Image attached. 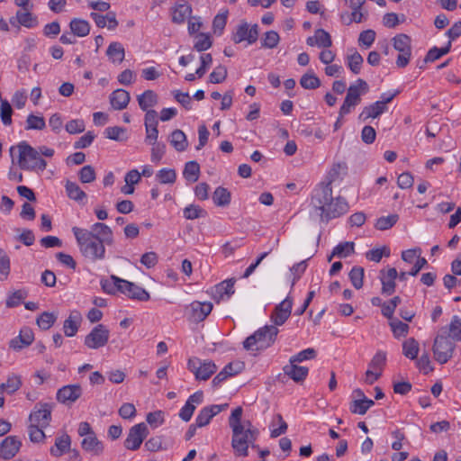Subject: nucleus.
<instances>
[{
	"label": "nucleus",
	"instance_id": "obj_1",
	"mask_svg": "<svg viewBox=\"0 0 461 461\" xmlns=\"http://www.w3.org/2000/svg\"><path fill=\"white\" fill-rule=\"evenodd\" d=\"M72 232L81 255L91 262L105 258V245L113 243L112 229L102 222L94 223L90 230L73 227Z\"/></svg>",
	"mask_w": 461,
	"mask_h": 461
},
{
	"label": "nucleus",
	"instance_id": "obj_2",
	"mask_svg": "<svg viewBox=\"0 0 461 461\" xmlns=\"http://www.w3.org/2000/svg\"><path fill=\"white\" fill-rule=\"evenodd\" d=\"M242 407L238 406L232 410L228 420L232 431L231 447L234 455L239 457L248 456L249 447L254 449L258 448L255 442L259 435V431L249 420H242Z\"/></svg>",
	"mask_w": 461,
	"mask_h": 461
},
{
	"label": "nucleus",
	"instance_id": "obj_3",
	"mask_svg": "<svg viewBox=\"0 0 461 461\" xmlns=\"http://www.w3.org/2000/svg\"><path fill=\"white\" fill-rule=\"evenodd\" d=\"M15 151L18 153L17 163L21 169L30 171L45 170L47 162L41 157L39 151L26 141L20 142L16 147L10 148L13 161L14 160Z\"/></svg>",
	"mask_w": 461,
	"mask_h": 461
},
{
	"label": "nucleus",
	"instance_id": "obj_4",
	"mask_svg": "<svg viewBox=\"0 0 461 461\" xmlns=\"http://www.w3.org/2000/svg\"><path fill=\"white\" fill-rule=\"evenodd\" d=\"M278 332L277 327L266 325L249 336L243 342V348L248 351L265 350L275 343Z\"/></svg>",
	"mask_w": 461,
	"mask_h": 461
},
{
	"label": "nucleus",
	"instance_id": "obj_5",
	"mask_svg": "<svg viewBox=\"0 0 461 461\" xmlns=\"http://www.w3.org/2000/svg\"><path fill=\"white\" fill-rule=\"evenodd\" d=\"M367 91L368 85L361 78H358L355 84L350 85L348 88L345 100L339 109V113L340 117H344L351 113L352 109L361 102V95L366 94Z\"/></svg>",
	"mask_w": 461,
	"mask_h": 461
},
{
	"label": "nucleus",
	"instance_id": "obj_6",
	"mask_svg": "<svg viewBox=\"0 0 461 461\" xmlns=\"http://www.w3.org/2000/svg\"><path fill=\"white\" fill-rule=\"evenodd\" d=\"M455 343L445 334L438 335L433 343L432 351L437 362L446 364L454 354Z\"/></svg>",
	"mask_w": 461,
	"mask_h": 461
},
{
	"label": "nucleus",
	"instance_id": "obj_7",
	"mask_svg": "<svg viewBox=\"0 0 461 461\" xmlns=\"http://www.w3.org/2000/svg\"><path fill=\"white\" fill-rule=\"evenodd\" d=\"M392 41L394 50L399 51L396 66L405 68L411 58V39L407 34L400 33L395 35Z\"/></svg>",
	"mask_w": 461,
	"mask_h": 461
},
{
	"label": "nucleus",
	"instance_id": "obj_8",
	"mask_svg": "<svg viewBox=\"0 0 461 461\" xmlns=\"http://www.w3.org/2000/svg\"><path fill=\"white\" fill-rule=\"evenodd\" d=\"M188 369L197 380H207L217 370V366L211 360H202L196 357H191L187 363Z\"/></svg>",
	"mask_w": 461,
	"mask_h": 461
},
{
	"label": "nucleus",
	"instance_id": "obj_9",
	"mask_svg": "<svg viewBox=\"0 0 461 461\" xmlns=\"http://www.w3.org/2000/svg\"><path fill=\"white\" fill-rule=\"evenodd\" d=\"M110 337V331L104 324H98L85 338L84 344L91 349L104 347Z\"/></svg>",
	"mask_w": 461,
	"mask_h": 461
},
{
	"label": "nucleus",
	"instance_id": "obj_10",
	"mask_svg": "<svg viewBox=\"0 0 461 461\" xmlns=\"http://www.w3.org/2000/svg\"><path fill=\"white\" fill-rule=\"evenodd\" d=\"M149 434V429L144 422L132 426L124 440V447L129 450H137Z\"/></svg>",
	"mask_w": 461,
	"mask_h": 461
},
{
	"label": "nucleus",
	"instance_id": "obj_11",
	"mask_svg": "<svg viewBox=\"0 0 461 461\" xmlns=\"http://www.w3.org/2000/svg\"><path fill=\"white\" fill-rule=\"evenodd\" d=\"M258 38V25L253 24L249 26V24L241 21L240 23L237 26L235 32L232 34V41L235 43H240L243 41H247L249 44H253L257 41Z\"/></svg>",
	"mask_w": 461,
	"mask_h": 461
},
{
	"label": "nucleus",
	"instance_id": "obj_12",
	"mask_svg": "<svg viewBox=\"0 0 461 461\" xmlns=\"http://www.w3.org/2000/svg\"><path fill=\"white\" fill-rule=\"evenodd\" d=\"M83 394L80 384H68L59 388L57 392V401L64 405L70 406L76 402Z\"/></svg>",
	"mask_w": 461,
	"mask_h": 461
},
{
	"label": "nucleus",
	"instance_id": "obj_13",
	"mask_svg": "<svg viewBox=\"0 0 461 461\" xmlns=\"http://www.w3.org/2000/svg\"><path fill=\"white\" fill-rule=\"evenodd\" d=\"M52 408V403L40 402L36 404L33 411L30 414V421L40 425L41 428H46L51 420Z\"/></svg>",
	"mask_w": 461,
	"mask_h": 461
},
{
	"label": "nucleus",
	"instance_id": "obj_14",
	"mask_svg": "<svg viewBox=\"0 0 461 461\" xmlns=\"http://www.w3.org/2000/svg\"><path fill=\"white\" fill-rule=\"evenodd\" d=\"M332 200V187L330 183H327L325 185H321L318 188H316L313 192L312 197V203L315 208L319 209L321 212V214L324 213L326 208L329 203Z\"/></svg>",
	"mask_w": 461,
	"mask_h": 461
},
{
	"label": "nucleus",
	"instance_id": "obj_15",
	"mask_svg": "<svg viewBox=\"0 0 461 461\" xmlns=\"http://www.w3.org/2000/svg\"><path fill=\"white\" fill-rule=\"evenodd\" d=\"M293 306L292 299L287 296L284 301L277 304L270 315L271 321L274 322L273 326H281L291 315Z\"/></svg>",
	"mask_w": 461,
	"mask_h": 461
},
{
	"label": "nucleus",
	"instance_id": "obj_16",
	"mask_svg": "<svg viewBox=\"0 0 461 461\" xmlns=\"http://www.w3.org/2000/svg\"><path fill=\"white\" fill-rule=\"evenodd\" d=\"M213 305L210 302L201 303L194 301L190 303L188 309L190 311L189 319L194 322H201L206 319L211 313Z\"/></svg>",
	"mask_w": 461,
	"mask_h": 461
},
{
	"label": "nucleus",
	"instance_id": "obj_17",
	"mask_svg": "<svg viewBox=\"0 0 461 461\" xmlns=\"http://www.w3.org/2000/svg\"><path fill=\"white\" fill-rule=\"evenodd\" d=\"M22 442L16 436H8L0 443V458H13L20 450Z\"/></svg>",
	"mask_w": 461,
	"mask_h": 461
},
{
	"label": "nucleus",
	"instance_id": "obj_18",
	"mask_svg": "<svg viewBox=\"0 0 461 461\" xmlns=\"http://www.w3.org/2000/svg\"><path fill=\"white\" fill-rule=\"evenodd\" d=\"M228 407L227 403L224 404H213L210 406L203 407L198 413V415L195 418V423L198 425L199 428L204 427L208 425L211 421V420L220 413L221 411H224Z\"/></svg>",
	"mask_w": 461,
	"mask_h": 461
},
{
	"label": "nucleus",
	"instance_id": "obj_19",
	"mask_svg": "<svg viewBox=\"0 0 461 461\" xmlns=\"http://www.w3.org/2000/svg\"><path fill=\"white\" fill-rule=\"evenodd\" d=\"M348 210V204L344 198L338 197L335 201L332 199L326 208L322 217L326 218V221L330 219L339 217L346 213Z\"/></svg>",
	"mask_w": 461,
	"mask_h": 461
},
{
	"label": "nucleus",
	"instance_id": "obj_20",
	"mask_svg": "<svg viewBox=\"0 0 461 461\" xmlns=\"http://www.w3.org/2000/svg\"><path fill=\"white\" fill-rule=\"evenodd\" d=\"M81 447L86 452L96 456L103 455L104 451V445L98 439L95 433L87 438H84L81 442Z\"/></svg>",
	"mask_w": 461,
	"mask_h": 461
},
{
	"label": "nucleus",
	"instance_id": "obj_21",
	"mask_svg": "<svg viewBox=\"0 0 461 461\" xmlns=\"http://www.w3.org/2000/svg\"><path fill=\"white\" fill-rule=\"evenodd\" d=\"M284 374L295 383H302L308 375L309 369L306 366H298L296 363H290L283 367Z\"/></svg>",
	"mask_w": 461,
	"mask_h": 461
},
{
	"label": "nucleus",
	"instance_id": "obj_22",
	"mask_svg": "<svg viewBox=\"0 0 461 461\" xmlns=\"http://www.w3.org/2000/svg\"><path fill=\"white\" fill-rule=\"evenodd\" d=\"M82 321V316L79 312L73 311L70 312L68 319L65 320L63 324V330L67 337H73L77 334L80 323Z\"/></svg>",
	"mask_w": 461,
	"mask_h": 461
},
{
	"label": "nucleus",
	"instance_id": "obj_23",
	"mask_svg": "<svg viewBox=\"0 0 461 461\" xmlns=\"http://www.w3.org/2000/svg\"><path fill=\"white\" fill-rule=\"evenodd\" d=\"M235 279H227L214 287V298L217 300L229 299L235 292L234 290Z\"/></svg>",
	"mask_w": 461,
	"mask_h": 461
},
{
	"label": "nucleus",
	"instance_id": "obj_24",
	"mask_svg": "<svg viewBox=\"0 0 461 461\" xmlns=\"http://www.w3.org/2000/svg\"><path fill=\"white\" fill-rule=\"evenodd\" d=\"M191 14L192 7L188 3L176 4L171 9L172 22L178 24L184 23Z\"/></svg>",
	"mask_w": 461,
	"mask_h": 461
},
{
	"label": "nucleus",
	"instance_id": "obj_25",
	"mask_svg": "<svg viewBox=\"0 0 461 461\" xmlns=\"http://www.w3.org/2000/svg\"><path fill=\"white\" fill-rule=\"evenodd\" d=\"M130 94L124 89H117L110 95V103L113 109L122 110L130 102Z\"/></svg>",
	"mask_w": 461,
	"mask_h": 461
},
{
	"label": "nucleus",
	"instance_id": "obj_26",
	"mask_svg": "<svg viewBox=\"0 0 461 461\" xmlns=\"http://www.w3.org/2000/svg\"><path fill=\"white\" fill-rule=\"evenodd\" d=\"M386 111L387 106L384 105V103L376 101L363 109L362 113L359 114V119L362 121H366L369 118H377Z\"/></svg>",
	"mask_w": 461,
	"mask_h": 461
},
{
	"label": "nucleus",
	"instance_id": "obj_27",
	"mask_svg": "<svg viewBox=\"0 0 461 461\" xmlns=\"http://www.w3.org/2000/svg\"><path fill=\"white\" fill-rule=\"evenodd\" d=\"M15 21L26 28H33L38 23L37 17L33 16L29 10L17 11L15 17L10 19V23L14 24Z\"/></svg>",
	"mask_w": 461,
	"mask_h": 461
},
{
	"label": "nucleus",
	"instance_id": "obj_28",
	"mask_svg": "<svg viewBox=\"0 0 461 461\" xmlns=\"http://www.w3.org/2000/svg\"><path fill=\"white\" fill-rule=\"evenodd\" d=\"M71 440L70 437L64 434L58 437L55 440V445L50 448V454L54 456H60L70 447Z\"/></svg>",
	"mask_w": 461,
	"mask_h": 461
},
{
	"label": "nucleus",
	"instance_id": "obj_29",
	"mask_svg": "<svg viewBox=\"0 0 461 461\" xmlns=\"http://www.w3.org/2000/svg\"><path fill=\"white\" fill-rule=\"evenodd\" d=\"M349 51L351 53L346 58L347 65L353 74L357 75L360 73L364 59L356 50L351 49Z\"/></svg>",
	"mask_w": 461,
	"mask_h": 461
},
{
	"label": "nucleus",
	"instance_id": "obj_30",
	"mask_svg": "<svg viewBox=\"0 0 461 461\" xmlns=\"http://www.w3.org/2000/svg\"><path fill=\"white\" fill-rule=\"evenodd\" d=\"M70 30L74 35H77V37H85L90 32V24L87 21L79 19V18H74L70 21L69 23Z\"/></svg>",
	"mask_w": 461,
	"mask_h": 461
},
{
	"label": "nucleus",
	"instance_id": "obj_31",
	"mask_svg": "<svg viewBox=\"0 0 461 461\" xmlns=\"http://www.w3.org/2000/svg\"><path fill=\"white\" fill-rule=\"evenodd\" d=\"M138 104L142 111H149L158 103V95L152 90H146L143 94L138 95Z\"/></svg>",
	"mask_w": 461,
	"mask_h": 461
},
{
	"label": "nucleus",
	"instance_id": "obj_32",
	"mask_svg": "<svg viewBox=\"0 0 461 461\" xmlns=\"http://www.w3.org/2000/svg\"><path fill=\"white\" fill-rule=\"evenodd\" d=\"M169 141L179 152L185 150L188 146L186 136L181 130H175L170 135Z\"/></svg>",
	"mask_w": 461,
	"mask_h": 461
},
{
	"label": "nucleus",
	"instance_id": "obj_33",
	"mask_svg": "<svg viewBox=\"0 0 461 461\" xmlns=\"http://www.w3.org/2000/svg\"><path fill=\"white\" fill-rule=\"evenodd\" d=\"M354 242L345 241L339 243L332 250L331 255L328 260L330 261L332 257L347 258L354 253Z\"/></svg>",
	"mask_w": 461,
	"mask_h": 461
},
{
	"label": "nucleus",
	"instance_id": "obj_34",
	"mask_svg": "<svg viewBox=\"0 0 461 461\" xmlns=\"http://www.w3.org/2000/svg\"><path fill=\"white\" fill-rule=\"evenodd\" d=\"M452 44L450 41L441 48L433 47L431 48L427 55L425 56L424 62H434L435 60L440 59L442 56L447 55L451 50Z\"/></svg>",
	"mask_w": 461,
	"mask_h": 461
},
{
	"label": "nucleus",
	"instance_id": "obj_35",
	"mask_svg": "<svg viewBox=\"0 0 461 461\" xmlns=\"http://www.w3.org/2000/svg\"><path fill=\"white\" fill-rule=\"evenodd\" d=\"M419 349V343L414 338H409L402 343V354L411 360L417 358Z\"/></svg>",
	"mask_w": 461,
	"mask_h": 461
},
{
	"label": "nucleus",
	"instance_id": "obj_36",
	"mask_svg": "<svg viewBox=\"0 0 461 461\" xmlns=\"http://www.w3.org/2000/svg\"><path fill=\"white\" fill-rule=\"evenodd\" d=\"M212 200L217 206H227L230 203V193L226 188L219 186L213 192Z\"/></svg>",
	"mask_w": 461,
	"mask_h": 461
},
{
	"label": "nucleus",
	"instance_id": "obj_37",
	"mask_svg": "<svg viewBox=\"0 0 461 461\" xmlns=\"http://www.w3.org/2000/svg\"><path fill=\"white\" fill-rule=\"evenodd\" d=\"M58 319L55 312H43L36 320V323L43 330L50 329Z\"/></svg>",
	"mask_w": 461,
	"mask_h": 461
},
{
	"label": "nucleus",
	"instance_id": "obj_38",
	"mask_svg": "<svg viewBox=\"0 0 461 461\" xmlns=\"http://www.w3.org/2000/svg\"><path fill=\"white\" fill-rule=\"evenodd\" d=\"M187 181L194 183L198 180L200 175V166L196 161H189L185 164L183 172Z\"/></svg>",
	"mask_w": 461,
	"mask_h": 461
},
{
	"label": "nucleus",
	"instance_id": "obj_39",
	"mask_svg": "<svg viewBox=\"0 0 461 461\" xmlns=\"http://www.w3.org/2000/svg\"><path fill=\"white\" fill-rule=\"evenodd\" d=\"M66 191L68 196L77 202H81L86 197V194L74 182L67 181Z\"/></svg>",
	"mask_w": 461,
	"mask_h": 461
},
{
	"label": "nucleus",
	"instance_id": "obj_40",
	"mask_svg": "<svg viewBox=\"0 0 461 461\" xmlns=\"http://www.w3.org/2000/svg\"><path fill=\"white\" fill-rule=\"evenodd\" d=\"M107 56L113 62H122L124 59V49L119 42H112L106 50Z\"/></svg>",
	"mask_w": 461,
	"mask_h": 461
},
{
	"label": "nucleus",
	"instance_id": "obj_41",
	"mask_svg": "<svg viewBox=\"0 0 461 461\" xmlns=\"http://www.w3.org/2000/svg\"><path fill=\"white\" fill-rule=\"evenodd\" d=\"M130 286L129 293L127 296L131 299L138 300L140 302H147L149 300V294L142 287L133 284H128Z\"/></svg>",
	"mask_w": 461,
	"mask_h": 461
},
{
	"label": "nucleus",
	"instance_id": "obj_42",
	"mask_svg": "<svg viewBox=\"0 0 461 461\" xmlns=\"http://www.w3.org/2000/svg\"><path fill=\"white\" fill-rule=\"evenodd\" d=\"M22 386L21 377L16 375L8 376L5 383L1 384L0 390L11 394L18 391Z\"/></svg>",
	"mask_w": 461,
	"mask_h": 461
},
{
	"label": "nucleus",
	"instance_id": "obj_43",
	"mask_svg": "<svg viewBox=\"0 0 461 461\" xmlns=\"http://www.w3.org/2000/svg\"><path fill=\"white\" fill-rule=\"evenodd\" d=\"M46 127V122L43 116L29 114L26 119L25 130H37L41 131Z\"/></svg>",
	"mask_w": 461,
	"mask_h": 461
},
{
	"label": "nucleus",
	"instance_id": "obj_44",
	"mask_svg": "<svg viewBox=\"0 0 461 461\" xmlns=\"http://www.w3.org/2000/svg\"><path fill=\"white\" fill-rule=\"evenodd\" d=\"M156 178L160 184L172 185L176 182V174L174 169L162 168L156 174Z\"/></svg>",
	"mask_w": 461,
	"mask_h": 461
},
{
	"label": "nucleus",
	"instance_id": "obj_45",
	"mask_svg": "<svg viewBox=\"0 0 461 461\" xmlns=\"http://www.w3.org/2000/svg\"><path fill=\"white\" fill-rule=\"evenodd\" d=\"M300 85L305 89H316L321 86V81L313 72H309L301 77Z\"/></svg>",
	"mask_w": 461,
	"mask_h": 461
},
{
	"label": "nucleus",
	"instance_id": "obj_46",
	"mask_svg": "<svg viewBox=\"0 0 461 461\" xmlns=\"http://www.w3.org/2000/svg\"><path fill=\"white\" fill-rule=\"evenodd\" d=\"M398 214H390L388 216H383L377 219L375 227L380 230H385L392 228L397 221Z\"/></svg>",
	"mask_w": 461,
	"mask_h": 461
},
{
	"label": "nucleus",
	"instance_id": "obj_47",
	"mask_svg": "<svg viewBox=\"0 0 461 461\" xmlns=\"http://www.w3.org/2000/svg\"><path fill=\"white\" fill-rule=\"evenodd\" d=\"M386 363V354L384 351H378L371 359L368 366L370 369H373L376 372H380L382 374L383 369Z\"/></svg>",
	"mask_w": 461,
	"mask_h": 461
},
{
	"label": "nucleus",
	"instance_id": "obj_48",
	"mask_svg": "<svg viewBox=\"0 0 461 461\" xmlns=\"http://www.w3.org/2000/svg\"><path fill=\"white\" fill-rule=\"evenodd\" d=\"M448 337L454 340L461 341V319L455 315L448 326Z\"/></svg>",
	"mask_w": 461,
	"mask_h": 461
},
{
	"label": "nucleus",
	"instance_id": "obj_49",
	"mask_svg": "<svg viewBox=\"0 0 461 461\" xmlns=\"http://www.w3.org/2000/svg\"><path fill=\"white\" fill-rule=\"evenodd\" d=\"M392 331L396 339L406 337L409 332V325L395 319L390 322Z\"/></svg>",
	"mask_w": 461,
	"mask_h": 461
},
{
	"label": "nucleus",
	"instance_id": "obj_50",
	"mask_svg": "<svg viewBox=\"0 0 461 461\" xmlns=\"http://www.w3.org/2000/svg\"><path fill=\"white\" fill-rule=\"evenodd\" d=\"M376 33L374 30L368 29L360 32L358 37V44L365 49L370 48L375 40Z\"/></svg>",
	"mask_w": 461,
	"mask_h": 461
},
{
	"label": "nucleus",
	"instance_id": "obj_51",
	"mask_svg": "<svg viewBox=\"0 0 461 461\" xmlns=\"http://www.w3.org/2000/svg\"><path fill=\"white\" fill-rule=\"evenodd\" d=\"M364 268L360 267H352L349 272V279L356 289L363 286Z\"/></svg>",
	"mask_w": 461,
	"mask_h": 461
},
{
	"label": "nucleus",
	"instance_id": "obj_52",
	"mask_svg": "<svg viewBox=\"0 0 461 461\" xmlns=\"http://www.w3.org/2000/svg\"><path fill=\"white\" fill-rule=\"evenodd\" d=\"M205 215L206 212L199 205L190 204L184 209V217L187 220H194Z\"/></svg>",
	"mask_w": 461,
	"mask_h": 461
},
{
	"label": "nucleus",
	"instance_id": "obj_53",
	"mask_svg": "<svg viewBox=\"0 0 461 461\" xmlns=\"http://www.w3.org/2000/svg\"><path fill=\"white\" fill-rule=\"evenodd\" d=\"M315 43L318 47L329 48L332 44V41L329 32L323 29L315 31Z\"/></svg>",
	"mask_w": 461,
	"mask_h": 461
},
{
	"label": "nucleus",
	"instance_id": "obj_54",
	"mask_svg": "<svg viewBox=\"0 0 461 461\" xmlns=\"http://www.w3.org/2000/svg\"><path fill=\"white\" fill-rule=\"evenodd\" d=\"M12 114H13V109L11 104L7 100H2L1 101V107H0V117L1 121L5 125H11L12 123Z\"/></svg>",
	"mask_w": 461,
	"mask_h": 461
},
{
	"label": "nucleus",
	"instance_id": "obj_55",
	"mask_svg": "<svg viewBox=\"0 0 461 461\" xmlns=\"http://www.w3.org/2000/svg\"><path fill=\"white\" fill-rule=\"evenodd\" d=\"M10 273V258L5 252L0 249V281L5 280Z\"/></svg>",
	"mask_w": 461,
	"mask_h": 461
},
{
	"label": "nucleus",
	"instance_id": "obj_56",
	"mask_svg": "<svg viewBox=\"0 0 461 461\" xmlns=\"http://www.w3.org/2000/svg\"><path fill=\"white\" fill-rule=\"evenodd\" d=\"M125 129L119 126L108 127L104 131L106 138L117 141L125 140L124 138Z\"/></svg>",
	"mask_w": 461,
	"mask_h": 461
},
{
	"label": "nucleus",
	"instance_id": "obj_57",
	"mask_svg": "<svg viewBox=\"0 0 461 461\" xmlns=\"http://www.w3.org/2000/svg\"><path fill=\"white\" fill-rule=\"evenodd\" d=\"M316 357V351L313 348H306L296 355H294L290 357L289 362L290 363H301L304 360L312 359Z\"/></svg>",
	"mask_w": 461,
	"mask_h": 461
},
{
	"label": "nucleus",
	"instance_id": "obj_58",
	"mask_svg": "<svg viewBox=\"0 0 461 461\" xmlns=\"http://www.w3.org/2000/svg\"><path fill=\"white\" fill-rule=\"evenodd\" d=\"M227 77V68L224 66L216 67L209 76V80L212 84H220Z\"/></svg>",
	"mask_w": 461,
	"mask_h": 461
},
{
	"label": "nucleus",
	"instance_id": "obj_59",
	"mask_svg": "<svg viewBox=\"0 0 461 461\" xmlns=\"http://www.w3.org/2000/svg\"><path fill=\"white\" fill-rule=\"evenodd\" d=\"M280 37L279 34L275 31L267 32L265 37L262 40V47L267 49H273L277 46Z\"/></svg>",
	"mask_w": 461,
	"mask_h": 461
},
{
	"label": "nucleus",
	"instance_id": "obj_60",
	"mask_svg": "<svg viewBox=\"0 0 461 461\" xmlns=\"http://www.w3.org/2000/svg\"><path fill=\"white\" fill-rule=\"evenodd\" d=\"M228 11L218 14L212 21V28L215 33L221 34L227 23Z\"/></svg>",
	"mask_w": 461,
	"mask_h": 461
},
{
	"label": "nucleus",
	"instance_id": "obj_61",
	"mask_svg": "<svg viewBox=\"0 0 461 461\" xmlns=\"http://www.w3.org/2000/svg\"><path fill=\"white\" fill-rule=\"evenodd\" d=\"M79 179L84 184L92 183L95 180V171L90 165L84 166L79 171Z\"/></svg>",
	"mask_w": 461,
	"mask_h": 461
},
{
	"label": "nucleus",
	"instance_id": "obj_62",
	"mask_svg": "<svg viewBox=\"0 0 461 461\" xmlns=\"http://www.w3.org/2000/svg\"><path fill=\"white\" fill-rule=\"evenodd\" d=\"M29 437L32 442L39 443L44 439L45 434L40 425L31 422L29 426Z\"/></svg>",
	"mask_w": 461,
	"mask_h": 461
},
{
	"label": "nucleus",
	"instance_id": "obj_63",
	"mask_svg": "<svg viewBox=\"0 0 461 461\" xmlns=\"http://www.w3.org/2000/svg\"><path fill=\"white\" fill-rule=\"evenodd\" d=\"M85 127V122L82 119H74L66 124L65 129L69 134H77L83 132Z\"/></svg>",
	"mask_w": 461,
	"mask_h": 461
},
{
	"label": "nucleus",
	"instance_id": "obj_64",
	"mask_svg": "<svg viewBox=\"0 0 461 461\" xmlns=\"http://www.w3.org/2000/svg\"><path fill=\"white\" fill-rule=\"evenodd\" d=\"M384 256H390V249L387 247L374 249L366 253V258L376 263L379 262Z\"/></svg>",
	"mask_w": 461,
	"mask_h": 461
}]
</instances>
